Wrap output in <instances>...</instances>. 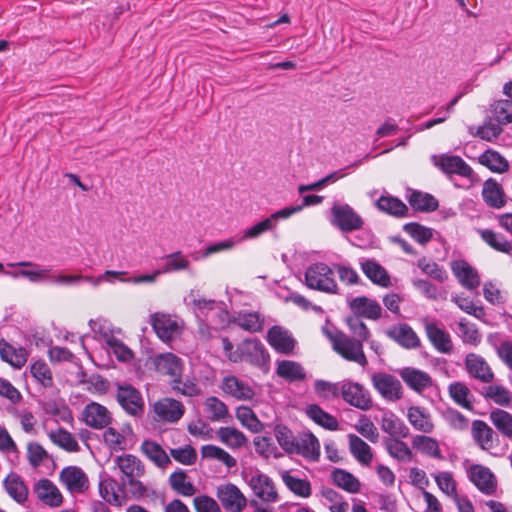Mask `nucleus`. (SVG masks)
<instances>
[{
	"mask_svg": "<svg viewBox=\"0 0 512 512\" xmlns=\"http://www.w3.org/2000/svg\"><path fill=\"white\" fill-rule=\"evenodd\" d=\"M483 396L502 407H509L512 403V393L502 385H489L484 388Z\"/></svg>",
	"mask_w": 512,
	"mask_h": 512,
	"instance_id": "56",
	"label": "nucleus"
},
{
	"mask_svg": "<svg viewBox=\"0 0 512 512\" xmlns=\"http://www.w3.org/2000/svg\"><path fill=\"white\" fill-rule=\"evenodd\" d=\"M48 436L55 445L68 452H78L80 449L77 440L69 431L65 430L64 428L51 430L48 433Z\"/></svg>",
	"mask_w": 512,
	"mask_h": 512,
	"instance_id": "52",
	"label": "nucleus"
},
{
	"mask_svg": "<svg viewBox=\"0 0 512 512\" xmlns=\"http://www.w3.org/2000/svg\"><path fill=\"white\" fill-rule=\"evenodd\" d=\"M349 450L352 456L362 465H369L373 459L371 447L359 436L348 434Z\"/></svg>",
	"mask_w": 512,
	"mask_h": 512,
	"instance_id": "40",
	"label": "nucleus"
},
{
	"mask_svg": "<svg viewBox=\"0 0 512 512\" xmlns=\"http://www.w3.org/2000/svg\"><path fill=\"white\" fill-rule=\"evenodd\" d=\"M452 400L462 408L472 411L474 409V397L469 387L462 382H453L448 387Z\"/></svg>",
	"mask_w": 512,
	"mask_h": 512,
	"instance_id": "42",
	"label": "nucleus"
},
{
	"mask_svg": "<svg viewBox=\"0 0 512 512\" xmlns=\"http://www.w3.org/2000/svg\"><path fill=\"white\" fill-rule=\"evenodd\" d=\"M219 440L231 449H237L245 445L247 438L234 427H220L217 430Z\"/></svg>",
	"mask_w": 512,
	"mask_h": 512,
	"instance_id": "54",
	"label": "nucleus"
},
{
	"mask_svg": "<svg viewBox=\"0 0 512 512\" xmlns=\"http://www.w3.org/2000/svg\"><path fill=\"white\" fill-rule=\"evenodd\" d=\"M458 328L463 343L477 346L481 342L482 335L475 324L468 322L466 319H461L458 322Z\"/></svg>",
	"mask_w": 512,
	"mask_h": 512,
	"instance_id": "63",
	"label": "nucleus"
},
{
	"mask_svg": "<svg viewBox=\"0 0 512 512\" xmlns=\"http://www.w3.org/2000/svg\"><path fill=\"white\" fill-rule=\"evenodd\" d=\"M4 488L8 495L17 503H24L28 498V488L22 477L11 472L3 481Z\"/></svg>",
	"mask_w": 512,
	"mask_h": 512,
	"instance_id": "38",
	"label": "nucleus"
},
{
	"mask_svg": "<svg viewBox=\"0 0 512 512\" xmlns=\"http://www.w3.org/2000/svg\"><path fill=\"white\" fill-rule=\"evenodd\" d=\"M276 373L289 382L302 381L306 377L303 367L298 362L291 360L278 361Z\"/></svg>",
	"mask_w": 512,
	"mask_h": 512,
	"instance_id": "46",
	"label": "nucleus"
},
{
	"mask_svg": "<svg viewBox=\"0 0 512 512\" xmlns=\"http://www.w3.org/2000/svg\"><path fill=\"white\" fill-rule=\"evenodd\" d=\"M151 367L159 374L168 376L170 382L178 383L184 364L180 357L171 352L156 354L150 358Z\"/></svg>",
	"mask_w": 512,
	"mask_h": 512,
	"instance_id": "9",
	"label": "nucleus"
},
{
	"mask_svg": "<svg viewBox=\"0 0 512 512\" xmlns=\"http://www.w3.org/2000/svg\"><path fill=\"white\" fill-rule=\"evenodd\" d=\"M305 284L308 288L327 294H339L333 270L325 263L310 265L305 272Z\"/></svg>",
	"mask_w": 512,
	"mask_h": 512,
	"instance_id": "4",
	"label": "nucleus"
},
{
	"mask_svg": "<svg viewBox=\"0 0 512 512\" xmlns=\"http://www.w3.org/2000/svg\"><path fill=\"white\" fill-rule=\"evenodd\" d=\"M8 266H22V267H33V269H24L18 272L10 273L14 278L23 277L28 279L32 283L38 282H49L54 277L52 268L47 266H40L30 261H21L18 263H10Z\"/></svg>",
	"mask_w": 512,
	"mask_h": 512,
	"instance_id": "24",
	"label": "nucleus"
},
{
	"mask_svg": "<svg viewBox=\"0 0 512 512\" xmlns=\"http://www.w3.org/2000/svg\"><path fill=\"white\" fill-rule=\"evenodd\" d=\"M267 342L280 354L291 355L294 352L296 341L292 334L281 326H272L267 332Z\"/></svg>",
	"mask_w": 512,
	"mask_h": 512,
	"instance_id": "19",
	"label": "nucleus"
},
{
	"mask_svg": "<svg viewBox=\"0 0 512 512\" xmlns=\"http://www.w3.org/2000/svg\"><path fill=\"white\" fill-rule=\"evenodd\" d=\"M380 426L391 438H406L409 435V428L392 412L383 414Z\"/></svg>",
	"mask_w": 512,
	"mask_h": 512,
	"instance_id": "39",
	"label": "nucleus"
},
{
	"mask_svg": "<svg viewBox=\"0 0 512 512\" xmlns=\"http://www.w3.org/2000/svg\"><path fill=\"white\" fill-rule=\"evenodd\" d=\"M52 273L54 274V277L49 282L56 283L59 285H76L81 281H86L91 283L93 286H98L101 282L105 280L107 276H113L118 277L120 275L126 274L124 271H112L107 270L103 275H100L98 277H92V276H83V275H65L62 273H57L52 269Z\"/></svg>",
	"mask_w": 512,
	"mask_h": 512,
	"instance_id": "26",
	"label": "nucleus"
},
{
	"mask_svg": "<svg viewBox=\"0 0 512 512\" xmlns=\"http://www.w3.org/2000/svg\"><path fill=\"white\" fill-rule=\"evenodd\" d=\"M330 214V223L342 232L357 231L364 226L363 218L349 204H333Z\"/></svg>",
	"mask_w": 512,
	"mask_h": 512,
	"instance_id": "5",
	"label": "nucleus"
},
{
	"mask_svg": "<svg viewBox=\"0 0 512 512\" xmlns=\"http://www.w3.org/2000/svg\"><path fill=\"white\" fill-rule=\"evenodd\" d=\"M239 356L241 357V361H245L259 368L265 367L270 360V356L264 345L256 338L245 339L239 345Z\"/></svg>",
	"mask_w": 512,
	"mask_h": 512,
	"instance_id": "12",
	"label": "nucleus"
},
{
	"mask_svg": "<svg viewBox=\"0 0 512 512\" xmlns=\"http://www.w3.org/2000/svg\"><path fill=\"white\" fill-rule=\"evenodd\" d=\"M489 419L493 426L504 437L512 440V414L506 410L496 408L490 411Z\"/></svg>",
	"mask_w": 512,
	"mask_h": 512,
	"instance_id": "47",
	"label": "nucleus"
},
{
	"mask_svg": "<svg viewBox=\"0 0 512 512\" xmlns=\"http://www.w3.org/2000/svg\"><path fill=\"white\" fill-rule=\"evenodd\" d=\"M153 412L156 421L175 423L183 417L185 406L176 399L166 397L154 403Z\"/></svg>",
	"mask_w": 512,
	"mask_h": 512,
	"instance_id": "13",
	"label": "nucleus"
},
{
	"mask_svg": "<svg viewBox=\"0 0 512 512\" xmlns=\"http://www.w3.org/2000/svg\"><path fill=\"white\" fill-rule=\"evenodd\" d=\"M412 445L415 449L429 457L443 459L438 441L435 438L425 435H416L412 439Z\"/></svg>",
	"mask_w": 512,
	"mask_h": 512,
	"instance_id": "49",
	"label": "nucleus"
},
{
	"mask_svg": "<svg viewBox=\"0 0 512 512\" xmlns=\"http://www.w3.org/2000/svg\"><path fill=\"white\" fill-rule=\"evenodd\" d=\"M407 419L417 431L430 434L434 431V423L430 413L423 407L411 406L407 410Z\"/></svg>",
	"mask_w": 512,
	"mask_h": 512,
	"instance_id": "33",
	"label": "nucleus"
},
{
	"mask_svg": "<svg viewBox=\"0 0 512 512\" xmlns=\"http://www.w3.org/2000/svg\"><path fill=\"white\" fill-rule=\"evenodd\" d=\"M349 308L353 315L359 318L378 320L382 316L380 304L366 296H358L349 301Z\"/></svg>",
	"mask_w": 512,
	"mask_h": 512,
	"instance_id": "25",
	"label": "nucleus"
},
{
	"mask_svg": "<svg viewBox=\"0 0 512 512\" xmlns=\"http://www.w3.org/2000/svg\"><path fill=\"white\" fill-rule=\"evenodd\" d=\"M282 480L286 487L295 495L308 498L312 494L311 483L307 479L298 478L291 475L289 472H285L282 475Z\"/></svg>",
	"mask_w": 512,
	"mask_h": 512,
	"instance_id": "53",
	"label": "nucleus"
},
{
	"mask_svg": "<svg viewBox=\"0 0 512 512\" xmlns=\"http://www.w3.org/2000/svg\"><path fill=\"white\" fill-rule=\"evenodd\" d=\"M306 413L316 424L332 431L338 429V420L317 404L309 405L306 409Z\"/></svg>",
	"mask_w": 512,
	"mask_h": 512,
	"instance_id": "50",
	"label": "nucleus"
},
{
	"mask_svg": "<svg viewBox=\"0 0 512 512\" xmlns=\"http://www.w3.org/2000/svg\"><path fill=\"white\" fill-rule=\"evenodd\" d=\"M203 406L207 418L212 422L222 421L229 415L227 405L216 396L206 398Z\"/></svg>",
	"mask_w": 512,
	"mask_h": 512,
	"instance_id": "51",
	"label": "nucleus"
},
{
	"mask_svg": "<svg viewBox=\"0 0 512 512\" xmlns=\"http://www.w3.org/2000/svg\"><path fill=\"white\" fill-rule=\"evenodd\" d=\"M254 495L262 502L273 503L278 500V493L273 480L266 474L257 471L246 479Z\"/></svg>",
	"mask_w": 512,
	"mask_h": 512,
	"instance_id": "14",
	"label": "nucleus"
},
{
	"mask_svg": "<svg viewBox=\"0 0 512 512\" xmlns=\"http://www.w3.org/2000/svg\"><path fill=\"white\" fill-rule=\"evenodd\" d=\"M0 356L13 367L21 368L27 362L28 352L22 346H15L5 339H0Z\"/></svg>",
	"mask_w": 512,
	"mask_h": 512,
	"instance_id": "35",
	"label": "nucleus"
},
{
	"mask_svg": "<svg viewBox=\"0 0 512 512\" xmlns=\"http://www.w3.org/2000/svg\"><path fill=\"white\" fill-rule=\"evenodd\" d=\"M169 484L177 494L182 496H193L196 492V488L183 470L173 472L169 477Z\"/></svg>",
	"mask_w": 512,
	"mask_h": 512,
	"instance_id": "55",
	"label": "nucleus"
},
{
	"mask_svg": "<svg viewBox=\"0 0 512 512\" xmlns=\"http://www.w3.org/2000/svg\"><path fill=\"white\" fill-rule=\"evenodd\" d=\"M471 437L483 451H491L498 446L497 433L483 420L476 419L471 423Z\"/></svg>",
	"mask_w": 512,
	"mask_h": 512,
	"instance_id": "16",
	"label": "nucleus"
},
{
	"mask_svg": "<svg viewBox=\"0 0 512 512\" xmlns=\"http://www.w3.org/2000/svg\"><path fill=\"white\" fill-rule=\"evenodd\" d=\"M294 453L309 461H317L320 457V443L312 433H305L297 441V450Z\"/></svg>",
	"mask_w": 512,
	"mask_h": 512,
	"instance_id": "41",
	"label": "nucleus"
},
{
	"mask_svg": "<svg viewBox=\"0 0 512 512\" xmlns=\"http://www.w3.org/2000/svg\"><path fill=\"white\" fill-rule=\"evenodd\" d=\"M494 120L501 125L512 122V101L509 99L497 100L491 105Z\"/></svg>",
	"mask_w": 512,
	"mask_h": 512,
	"instance_id": "61",
	"label": "nucleus"
},
{
	"mask_svg": "<svg viewBox=\"0 0 512 512\" xmlns=\"http://www.w3.org/2000/svg\"><path fill=\"white\" fill-rule=\"evenodd\" d=\"M387 335L406 349H414L420 346V339L406 323L395 325L387 331Z\"/></svg>",
	"mask_w": 512,
	"mask_h": 512,
	"instance_id": "30",
	"label": "nucleus"
},
{
	"mask_svg": "<svg viewBox=\"0 0 512 512\" xmlns=\"http://www.w3.org/2000/svg\"><path fill=\"white\" fill-rule=\"evenodd\" d=\"M373 388L387 401L395 402L402 398L403 387L400 380L386 372H376L371 376Z\"/></svg>",
	"mask_w": 512,
	"mask_h": 512,
	"instance_id": "8",
	"label": "nucleus"
},
{
	"mask_svg": "<svg viewBox=\"0 0 512 512\" xmlns=\"http://www.w3.org/2000/svg\"><path fill=\"white\" fill-rule=\"evenodd\" d=\"M482 197L485 203L492 208L499 209L506 204L504 191L501 185L493 178H489L484 182Z\"/></svg>",
	"mask_w": 512,
	"mask_h": 512,
	"instance_id": "37",
	"label": "nucleus"
},
{
	"mask_svg": "<svg viewBox=\"0 0 512 512\" xmlns=\"http://www.w3.org/2000/svg\"><path fill=\"white\" fill-rule=\"evenodd\" d=\"M477 234L483 242L495 251L511 255L512 254V241L505 238L504 235L495 232L492 229H476Z\"/></svg>",
	"mask_w": 512,
	"mask_h": 512,
	"instance_id": "36",
	"label": "nucleus"
},
{
	"mask_svg": "<svg viewBox=\"0 0 512 512\" xmlns=\"http://www.w3.org/2000/svg\"><path fill=\"white\" fill-rule=\"evenodd\" d=\"M121 489L118 482L110 477L101 479L99 482L100 496L109 504L120 506L123 497L120 494Z\"/></svg>",
	"mask_w": 512,
	"mask_h": 512,
	"instance_id": "44",
	"label": "nucleus"
},
{
	"mask_svg": "<svg viewBox=\"0 0 512 512\" xmlns=\"http://www.w3.org/2000/svg\"><path fill=\"white\" fill-rule=\"evenodd\" d=\"M232 322L245 331L257 333L263 330L265 317L258 311L241 310L234 315Z\"/></svg>",
	"mask_w": 512,
	"mask_h": 512,
	"instance_id": "31",
	"label": "nucleus"
},
{
	"mask_svg": "<svg viewBox=\"0 0 512 512\" xmlns=\"http://www.w3.org/2000/svg\"><path fill=\"white\" fill-rule=\"evenodd\" d=\"M417 266L423 273L440 283L448 279V274L442 266L434 261H428L425 257L417 261Z\"/></svg>",
	"mask_w": 512,
	"mask_h": 512,
	"instance_id": "62",
	"label": "nucleus"
},
{
	"mask_svg": "<svg viewBox=\"0 0 512 512\" xmlns=\"http://www.w3.org/2000/svg\"><path fill=\"white\" fill-rule=\"evenodd\" d=\"M478 162L494 173H504L509 169V162L493 149H487L480 154Z\"/></svg>",
	"mask_w": 512,
	"mask_h": 512,
	"instance_id": "43",
	"label": "nucleus"
},
{
	"mask_svg": "<svg viewBox=\"0 0 512 512\" xmlns=\"http://www.w3.org/2000/svg\"><path fill=\"white\" fill-rule=\"evenodd\" d=\"M385 448L388 454L402 462H409L412 460L413 453L408 445L398 438H388L384 441Z\"/></svg>",
	"mask_w": 512,
	"mask_h": 512,
	"instance_id": "57",
	"label": "nucleus"
},
{
	"mask_svg": "<svg viewBox=\"0 0 512 512\" xmlns=\"http://www.w3.org/2000/svg\"><path fill=\"white\" fill-rule=\"evenodd\" d=\"M37 498L47 506L59 507L63 496L57 486L49 479H40L34 486Z\"/></svg>",
	"mask_w": 512,
	"mask_h": 512,
	"instance_id": "27",
	"label": "nucleus"
},
{
	"mask_svg": "<svg viewBox=\"0 0 512 512\" xmlns=\"http://www.w3.org/2000/svg\"><path fill=\"white\" fill-rule=\"evenodd\" d=\"M115 463L122 473L121 480L128 486L132 497L140 499L146 496L147 487L139 480L145 473L142 461L132 454H123L116 458Z\"/></svg>",
	"mask_w": 512,
	"mask_h": 512,
	"instance_id": "2",
	"label": "nucleus"
},
{
	"mask_svg": "<svg viewBox=\"0 0 512 512\" xmlns=\"http://www.w3.org/2000/svg\"><path fill=\"white\" fill-rule=\"evenodd\" d=\"M339 396L349 405L363 411L372 408L373 400L368 389L358 382L344 380L340 382Z\"/></svg>",
	"mask_w": 512,
	"mask_h": 512,
	"instance_id": "7",
	"label": "nucleus"
},
{
	"mask_svg": "<svg viewBox=\"0 0 512 512\" xmlns=\"http://www.w3.org/2000/svg\"><path fill=\"white\" fill-rule=\"evenodd\" d=\"M465 367L468 374L482 383H491L494 372L487 361L480 355L469 353L465 357Z\"/></svg>",
	"mask_w": 512,
	"mask_h": 512,
	"instance_id": "23",
	"label": "nucleus"
},
{
	"mask_svg": "<svg viewBox=\"0 0 512 512\" xmlns=\"http://www.w3.org/2000/svg\"><path fill=\"white\" fill-rule=\"evenodd\" d=\"M83 421L93 429L106 428L112 421L110 411L97 402L88 403L82 412Z\"/></svg>",
	"mask_w": 512,
	"mask_h": 512,
	"instance_id": "21",
	"label": "nucleus"
},
{
	"mask_svg": "<svg viewBox=\"0 0 512 512\" xmlns=\"http://www.w3.org/2000/svg\"><path fill=\"white\" fill-rule=\"evenodd\" d=\"M59 479L72 494L84 493L89 488L88 477L78 466H67L63 468L60 471Z\"/></svg>",
	"mask_w": 512,
	"mask_h": 512,
	"instance_id": "17",
	"label": "nucleus"
},
{
	"mask_svg": "<svg viewBox=\"0 0 512 512\" xmlns=\"http://www.w3.org/2000/svg\"><path fill=\"white\" fill-rule=\"evenodd\" d=\"M201 456L207 459L218 460L228 469L234 468L237 465V461L233 456L216 445L208 444L202 446Z\"/></svg>",
	"mask_w": 512,
	"mask_h": 512,
	"instance_id": "58",
	"label": "nucleus"
},
{
	"mask_svg": "<svg viewBox=\"0 0 512 512\" xmlns=\"http://www.w3.org/2000/svg\"><path fill=\"white\" fill-rule=\"evenodd\" d=\"M332 482L348 493H358L360 491V481L350 472L336 468L331 473Z\"/></svg>",
	"mask_w": 512,
	"mask_h": 512,
	"instance_id": "45",
	"label": "nucleus"
},
{
	"mask_svg": "<svg viewBox=\"0 0 512 512\" xmlns=\"http://www.w3.org/2000/svg\"><path fill=\"white\" fill-rule=\"evenodd\" d=\"M375 205L379 211L395 218H404L409 214L408 206L390 194L381 195Z\"/></svg>",
	"mask_w": 512,
	"mask_h": 512,
	"instance_id": "34",
	"label": "nucleus"
},
{
	"mask_svg": "<svg viewBox=\"0 0 512 512\" xmlns=\"http://www.w3.org/2000/svg\"><path fill=\"white\" fill-rule=\"evenodd\" d=\"M157 336L164 342L171 341L179 333V325L169 315L155 313L151 320Z\"/></svg>",
	"mask_w": 512,
	"mask_h": 512,
	"instance_id": "28",
	"label": "nucleus"
},
{
	"mask_svg": "<svg viewBox=\"0 0 512 512\" xmlns=\"http://www.w3.org/2000/svg\"><path fill=\"white\" fill-rule=\"evenodd\" d=\"M408 202L412 208L422 212L435 211L439 206L438 200L433 195L416 190L409 195Z\"/></svg>",
	"mask_w": 512,
	"mask_h": 512,
	"instance_id": "48",
	"label": "nucleus"
},
{
	"mask_svg": "<svg viewBox=\"0 0 512 512\" xmlns=\"http://www.w3.org/2000/svg\"><path fill=\"white\" fill-rule=\"evenodd\" d=\"M424 328L426 336L435 350L442 354H450L452 352L453 342L445 328L432 321H426Z\"/></svg>",
	"mask_w": 512,
	"mask_h": 512,
	"instance_id": "20",
	"label": "nucleus"
},
{
	"mask_svg": "<svg viewBox=\"0 0 512 512\" xmlns=\"http://www.w3.org/2000/svg\"><path fill=\"white\" fill-rule=\"evenodd\" d=\"M439 490L450 498L456 497L457 483L449 471H440L432 474Z\"/></svg>",
	"mask_w": 512,
	"mask_h": 512,
	"instance_id": "60",
	"label": "nucleus"
},
{
	"mask_svg": "<svg viewBox=\"0 0 512 512\" xmlns=\"http://www.w3.org/2000/svg\"><path fill=\"white\" fill-rule=\"evenodd\" d=\"M216 496L223 508L228 512H242L247 505L245 495L233 483L219 485L216 490Z\"/></svg>",
	"mask_w": 512,
	"mask_h": 512,
	"instance_id": "11",
	"label": "nucleus"
},
{
	"mask_svg": "<svg viewBox=\"0 0 512 512\" xmlns=\"http://www.w3.org/2000/svg\"><path fill=\"white\" fill-rule=\"evenodd\" d=\"M141 453L149 459L158 468H166L171 464V460L162 446L150 439H146L141 443Z\"/></svg>",
	"mask_w": 512,
	"mask_h": 512,
	"instance_id": "32",
	"label": "nucleus"
},
{
	"mask_svg": "<svg viewBox=\"0 0 512 512\" xmlns=\"http://www.w3.org/2000/svg\"><path fill=\"white\" fill-rule=\"evenodd\" d=\"M452 273L458 282L468 290H474L480 285L478 271L465 260H454L450 264Z\"/></svg>",
	"mask_w": 512,
	"mask_h": 512,
	"instance_id": "22",
	"label": "nucleus"
},
{
	"mask_svg": "<svg viewBox=\"0 0 512 512\" xmlns=\"http://www.w3.org/2000/svg\"><path fill=\"white\" fill-rule=\"evenodd\" d=\"M346 324L353 337L342 331L327 333V336L337 354L345 360L354 362L364 368L367 366L368 360L363 350V343L370 338V330L361 318L355 315L348 316Z\"/></svg>",
	"mask_w": 512,
	"mask_h": 512,
	"instance_id": "1",
	"label": "nucleus"
},
{
	"mask_svg": "<svg viewBox=\"0 0 512 512\" xmlns=\"http://www.w3.org/2000/svg\"><path fill=\"white\" fill-rule=\"evenodd\" d=\"M116 400L126 414L141 417L144 413V399L141 392L128 383L117 384Z\"/></svg>",
	"mask_w": 512,
	"mask_h": 512,
	"instance_id": "6",
	"label": "nucleus"
},
{
	"mask_svg": "<svg viewBox=\"0 0 512 512\" xmlns=\"http://www.w3.org/2000/svg\"><path fill=\"white\" fill-rule=\"evenodd\" d=\"M468 479L484 495L493 496L498 488V481L495 474L486 466L473 464L467 470Z\"/></svg>",
	"mask_w": 512,
	"mask_h": 512,
	"instance_id": "10",
	"label": "nucleus"
},
{
	"mask_svg": "<svg viewBox=\"0 0 512 512\" xmlns=\"http://www.w3.org/2000/svg\"><path fill=\"white\" fill-rule=\"evenodd\" d=\"M220 389L225 395L237 401H251L255 397L253 387L246 381L234 375H227L223 377Z\"/></svg>",
	"mask_w": 512,
	"mask_h": 512,
	"instance_id": "15",
	"label": "nucleus"
},
{
	"mask_svg": "<svg viewBox=\"0 0 512 512\" xmlns=\"http://www.w3.org/2000/svg\"><path fill=\"white\" fill-rule=\"evenodd\" d=\"M432 162L444 174L462 177L464 184L459 186L461 188L470 189L481 182L479 175L460 156L448 154L433 155Z\"/></svg>",
	"mask_w": 512,
	"mask_h": 512,
	"instance_id": "3",
	"label": "nucleus"
},
{
	"mask_svg": "<svg viewBox=\"0 0 512 512\" xmlns=\"http://www.w3.org/2000/svg\"><path fill=\"white\" fill-rule=\"evenodd\" d=\"M321 495L330 502L329 510L330 512H348L349 505L346 501L343 500L341 494L332 488L324 487L321 490Z\"/></svg>",
	"mask_w": 512,
	"mask_h": 512,
	"instance_id": "64",
	"label": "nucleus"
},
{
	"mask_svg": "<svg viewBox=\"0 0 512 512\" xmlns=\"http://www.w3.org/2000/svg\"><path fill=\"white\" fill-rule=\"evenodd\" d=\"M398 374L407 387L418 394H422L434 384L430 374L414 367H404L398 371Z\"/></svg>",
	"mask_w": 512,
	"mask_h": 512,
	"instance_id": "18",
	"label": "nucleus"
},
{
	"mask_svg": "<svg viewBox=\"0 0 512 512\" xmlns=\"http://www.w3.org/2000/svg\"><path fill=\"white\" fill-rule=\"evenodd\" d=\"M164 265L159 271L161 274L186 270L190 266L188 258L181 252L176 251L163 257Z\"/></svg>",
	"mask_w": 512,
	"mask_h": 512,
	"instance_id": "59",
	"label": "nucleus"
},
{
	"mask_svg": "<svg viewBox=\"0 0 512 512\" xmlns=\"http://www.w3.org/2000/svg\"><path fill=\"white\" fill-rule=\"evenodd\" d=\"M360 267L365 276L375 285L383 288L391 286V278L387 270L374 259H366L360 262Z\"/></svg>",
	"mask_w": 512,
	"mask_h": 512,
	"instance_id": "29",
	"label": "nucleus"
}]
</instances>
